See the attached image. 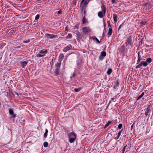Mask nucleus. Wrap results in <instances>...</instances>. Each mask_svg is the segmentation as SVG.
Segmentation results:
<instances>
[{
  "label": "nucleus",
  "instance_id": "obj_1",
  "mask_svg": "<svg viewBox=\"0 0 153 153\" xmlns=\"http://www.w3.org/2000/svg\"><path fill=\"white\" fill-rule=\"evenodd\" d=\"M101 8L102 11L98 12V16L99 18H102L103 16L105 15L106 12V8L104 5H102Z\"/></svg>",
  "mask_w": 153,
  "mask_h": 153
},
{
  "label": "nucleus",
  "instance_id": "obj_2",
  "mask_svg": "<svg viewBox=\"0 0 153 153\" xmlns=\"http://www.w3.org/2000/svg\"><path fill=\"white\" fill-rule=\"evenodd\" d=\"M148 65V63L146 62L145 61H142L140 63V64L137 65L136 67V68H140L142 66H143L144 67Z\"/></svg>",
  "mask_w": 153,
  "mask_h": 153
},
{
  "label": "nucleus",
  "instance_id": "obj_3",
  "mask_svg": "<svg viewBox=\"0 0 153 153\" xmlns=\"http://www.w3.org/2000/svg\"><path fill=\"white\" fill-rule=\"evenodd\" d=\"M9 114L11 115V118H15L16 117V114H14L13 108L9 109Z\"/></svg>",
  "mask_w": 153,
  "mask_h": 153
},
{
  "label": "nucleus",
  "instance_id": "obj_4",
  "mask_svg": "<svg viewBox=\"0 0 153 153\" xmlns=\"http://www.w3.org/2000/svg\"><path fill=\"white\" fill-rule=\"evenodd\" d=\"M72 48L71 45H69L65 47L63 49V51L65 52H66L70 50H72Z\"/></svg>",
  "mask_w": 153,
  "mask_h": 153
},
{
  "label": "nucleus",
  "instance_id": "obj_5",
  "mask_svg": "<svg viewBox=\"0 0 153 153\" xmlns=\"http://www.w3.org/2000/svg\"><path fill=\"white\" fill-rule=\"evenodd\" d=\"M145 113V115L146 117L149 115V114L150 111V106L149 105L147 107V108H146L144 110Z\"/></svg>",
  "mask_w": 153,
  "mask_h": 153
},
{
  "label": "nucleus",
  "instance_id": "obj_6",
  "mask_svg": "<svg viewBox=\"0 0 153 153\" xmlns=\"http://www.w3.org/2000/svg\"><path fill=\"white\" fill-rule=\"evenodd\" d=\"M45 36L46 37L50 39H53L56 37V36L55 35L51 34L48 33L46 34Z\"/></svg>",
  "mask_w": 153,
  "mask_h": 153
},
{
  "label": "nucleus",
  "instance_id": "obj_7",
  "mask_svg": "<svg viewBox=\"0 0 153 153\" xmlns=\"http://www.w3.org/2000/svg\"><path fill=\"white\" fill-rule=\"evenodd\" d=\"M68 138H76V135L74 132H72L68 134Z\"/></svg>",
  "mask_w": 153,
  "mask_h": 153
},
{
  "label": "nucleus",
  "instance_id": "obj_8",
  "mask_svg": "<svg viewBox=\"0 0 153 153\" xmlns=\"http://www.w3.org/2000/svg\"><path fill=\"white\" fill-rule=\"evenodd\" d=\"M82 31L83 32L85 33H88L90 31L89 28L87 27H83L82 28Z\"/></svg>",
  "mask_w": 153,
  "mask_h": 153
},
{
  "label": "nucleus",
  "instance_id": "obj_9",
  "mask_svg": "<svg viewBox=\"0 0 153 153\" xmlns=\"http://www.w3.org/2000/svg\"><path fill=\"white\" fill-rule=\"evenodd\" d=\"M132 38L131 36H130L127 39L126 43V44H128V45H131L132 44Z\"/></svg>",
  "mask_w": 153,
  "mask_h": 153
},
{
  "label": "nucleus",
  "instance_id": "obj_10",
  "mask_svg": "<svg viewBox=\"0 0 153 153\" xmlns=\"http://www.w3.org/2000/svg\"><path fill=\"white\" fill-rule=\"evenodd\" d=\"M89 0H82L81 2V4H82L84 7H85L87 5L89 2Z\"/></svg>",
  "mask_w": 153,
  "mask_h": 153
},
{
  "label": "nucleus",
  "instance_id": "obj_11",
  "mask_svg": "<svg viewBox=\"0 0 153 153\" xmlns=\"http://www.w3.org/2000/svg\"><path fill=\"white\" fill-rule=\"evenodd\" d=\"M28 63V62L26 61L20 62L21 65H22V68H25V67L27 65Z\"/></svg>",
  "mask_w": 153,
  "mask_h": 153
},
{
  "label": "nucleus",
  "instance_id": "obj_12",
  "mask_svg": "<svg viewBox=\"0 0 153 153\" xmlns=\"http://www.w3.org/2000/svg\"><path fill=\"white\" fill-rule=\"evenodd\" d=\"M118 15L116 14H113V18L114 19V22L116 23L118 20Z\"/></svg>",
  "mask_w": 153,
  "mask_h": 153
},
{
  "label": "nucleus",
  "instance_id": "obj_13",
  "mask_svg": "<svg viewBox=\"0 0 153 153\" xmlns=\"http://www.w3.org/2000/svg\"><path fill=\"white\" fill-rule=\"evenodd\" d=\"M48 53L47 50H41L39 51V53L42 54H45Z\"/></svg>",
  "mask_w": 153,
  "mask_h": 153
},
{
  "label": "nucleus",
  "instance_id": "obj_14",
  "mask_svg": "<svg viewBox=\"0 0 153 153\" xmlns=\"http://www.w3.org/2000/svg\"><path fill=\"white\" fill-rule=\"evenodd\" d=\"M122 131H123V130L122 129L118 133V134L117 135V136L114 138V139L115 140H117L120 137V135L121 134Z\"/></svg>",
  "mask_w": 153,
  "mask_h": 153
},
{
  "label": "nucleus",
  "instance_id": "obj_15",
  "mask_svg": "<svg viewBox=\"0 0 153 153\" xmlns=\"http://www.w3.org/2000/svg\"><path fill=\"white\" fill-rule=\"evenodd\" d=\"M64 57V56L63 54H61L60 55L59 57V61H62Z\"/></svg>",
  "mask_w": 153,
  "mask_h": 153
},
{
  "label": "nucleus",
  "instance_id": "obj_16",
  "mask_svg": "<svg viewBox=\"0 0 153 153\" xmlns=\"http://www.w3.org/2000/svg\"><path fill=\"white\" fill-rule=\"evenodd\" d=\"M112 33V29L111 28H109L108 29V36H110Z\"/></svg>",
  "mask_w": 153,
  "mask_h": 153
},
{
  "label": "nucleus",
  "instance_id": "obj_17",
  "mask_svg": "<svg viewBox=\"0 0 153 153\" xmlns=\"http://www.w3.org/2000/svg\"><path fill=\"white\" fill-rule=\"evenodd\" d=\"M61 65V63L60 62H57L55 65V67L56 68H59Z\"/></svg>",
  "mask_w": 153,
  "mask_h": 153
},
{
  "label": "nucleus",
  "instance_id": "obj_18",
  "mask_svg": "<svg viewBox=\"0 0 153 153\" xmlns=\"http://www.w3.org/2000/svg\"><path fill=\"white\" fill-rule=\"evenodd\" d=\"M59 68H56L54 71V73L55 74L57 75L59 74Z\"/></svg>",
  "mask_w": 153,
  "mask_h": 153
},
{
  "label": "nucleus",
  "instance_id": "obj_19",
  "mask_svg": "<svg viewBox=\"0 0 153 153\" xmlns=\"http://www.w3.org/2000/svg\"><path fill=\"white\" fill-rule=\"evenodd\" d=\"M45 56V54H42L39 53L37 54L36 56L37 57H41L43 56Z\"/></svg>",
  "mask_w": 153,
  "mask_h": 153
},
{
  "label": "nucleus",
  "instance_id": "obj_20",
  "mask_svg": "<svg viewBox=\"0 0 153 153\" xmlns=\"http://www.w3.org/2000/svg\"><path fill=\"white\" fill-rule=\"evenodd\" d=\"M6 45V44L4 43H1L0 44V48L2 49Z\"/></svg>",
  "mask_w": 153,
  "mask_h": 153
},
{
  "label": "nucleus",
  "instance_id": "obj_21",
  "mask_svg": "<svg viewBox=\"0 0 153 153\" xmlns=\"http://www.w3.org/2000/svg\"><path fill=\"white\" fill-rule=\"evenodd\" d=\"M112 70L111 68H109L107 71V74L108 75H110L112 72Z\"/></svg>",
  "mask_w": 153,
  "mask_h": 153
},
{
  "label": "nucleus",
  "instance_id": "obj_22",
  "mask_svg": "<svg viewBox=\"0 0 153 153\" xmlns=\"http://www.w3.org/2000/svg\"><path fill=\"white\" fill-rule=\"evenodd\" d=\"M75 138H69L70 143H73L75 141Z\"/></svg>",
  "mask_w": 153,
  "mask_h": 153
},
{
  "label": "nucleus",
  "instance_id": "obj_23",
  "mask_svg": "<svg viewBox=\"0 0 153 153\" xmlns=\"http://www.w3.org/2000/svg\"><path fill=\"white\" fill-rule=\"evenodd\" d=\"M152 61V59L151 58H148L146 60V62L147 63H150Z\"/></svg>",
  "mask_w": 153,
  "mask_h": 153
},
{
  "label": "nucleus",
  "instance_id": "obj_24",
  "mask_svg": "<svg viewBox=\"0 0 153 153\" xmlns=\"http://www.w3.org/2000/svg\"><path fill=\"white\" fill-rule=\"evenodd\" d=\"M144 92H143L138 97V98H137V100H139L140 98H141L144 95Z\"/></svg>",
  "mask_w": 153,
  "mask_h": 153
},
{
  "label": "nucleus",
  "instance_id": "obj_25",
  "mask_svg": "<svg viewBox=\"0 0 153 153\" xmlns=\"http://www.w3.org/2000/svg\"><path fill=\"white\" fill-rule=\"evenodd\" d=\"M48 132V130L47 129H45V131L44 134V137L45 138H46L47 137V134Z\"/></svg>",
  "mask_w": 153,
  "mask_h": 153
},
{
  "label": "nucleus",
  "instance_id": "obj_26",
  "mask_svg": "<svg viewBox=\"0 0 153 153\" xmlns=\"http://www.w3.org/2000/svg\"><path fill=\"white\" fill-rule=\"evenodd\" d=\"M106 53L105 51L102 52L101 53L100 55L103 57H105L106 56Z\"/></svg>",
  "mask_w": 153,
  "mask_h": 153
},
{
  "label": "nucleus",
  "instance_id": "obj_27",
  "mask_svg": "<svg viewBox=\"0 0 153 153\" xmlns=\"http://www.w3.org/2000/svg\"><path fill=\"white\" fill-rule=\"evenodd\" d=\"M82 22L83 24L86 23L87 22V21H86V18H85V16H84L83 17V18L82 20Z\"/></svg>",
  "mask_w": 153,
  "mask_h": 153
},
{
  "label": "nucleus",
  "instance_id": "obj_28",
  "mask_svg": "<svg viewBox=\"0 0 153 153\" xmlns=\"http://www.w3.org/2000/svg\"><path fill=\"white\" fill-rule=\"evenodd\" d=\"M48 143L47 142H45L43 143V146L45 147H47L48 146Z\"/></svg>",
  "mask_w": 153,
  "mask_h": 153
},
{
  "label": "nucleus",
  "instance_id": "obj_29",
  "mask_svg": "<svg viewBox=\"0 0 153 153\" xmlns=\"http://www.w3.org/2000/svg\"><path fill=\"white\" fill-rule=\"evenodd\" d=\"M104 57L100 55L99 56V59L101 61L103 59Z\"/></svg>",
  "mask_w": 153,
  "mask_h": 153
},
{
  "label": "nucleus",
  "instance_id": "obj_30",
  "mask_svg": "<svg viewBox=\"0 0 153 153\" xmlns=\"http://www.w3.org/2000/svg\"><path fill=\"white\" fill-rule=\"evenodd\" d=\"M80 90V88H75L74 90V91L76 92H78Z\"/></svg>",
  "mask_w": 153,
  "mask_h": 153
},
{
  "label": "nucleus",
  "instance_id": "obj_31",
  "mask_svg": "<svg viewBox=\"0 0 153 153\" xmlns=\"http://www.w3.org/2000/svg\"><path fill=\"white\" fill-rule=\"evenodd\" d=\"M94 39H95L96 41L99 43H100V42L99 41V40L95 37H94L93 38Z\"/></svg>",
  "mask_w": 153,
  "mask_h": 153
},
{
  "label": "nucleus",
  "instance_id": "obj_32",
  "mask_svg": "<svg viewBox=\"0 0 153 153\" xmlns=\"http://www.w3.org/2000/svg\"><path fill=\"white\" fill-rule=\"evenodd\" d=\"M39 18V15H37L36 16L35 18V20H38Z\"/></svg>",
  "mask_w": 153,
  "mask_h": 153
},
{
  "label": "nucleus",
  "instance_id": "obj_33",
  "mask_svg": "<svg viewBox=\"0 0 153 153\" xmlns=\"http://www.w3.org/2000/svg\"><path fill=\"white\" fill-rule=\"evenodd\" d=\"M122 127V124H120L119 125L118 127L119 129H120Z\"/></svg>",
  "mask_w": 153,
  "mask_h": 153
},
{
  "label": "nucleus",
  "instance_id": "obj_34",
  "mask_svg": "<svg viewBox=\"0 0 153 153\" xmlns=\"http://www.w3.org/2000/svg\"><path fill=\"white\" fill-rule=\"evenodd\" d=\"M126 146H127V145H126V146H124L123 147V149H122V151L125 152V149L126 147Z\"/></svg>",
  "mask_w": 153,
  "mask_h": 153
},
{
  "label": "nucleus",
  "instance_id": "obj_35",
  "mask_svg": "<svg viewBox=\"0 0 153 153\" xmlns=\"http://www.w3.org/2000/svg\"><path fill=\"white\" fill-rule=\"evenodd\" d=\"M30 42V40H27L26 41H24L23 42L24 43H28L29 42Z\"/></svg>",
  "mask_w": 153,
  "mask_h": 153
},
{
  "label": "nucleus",
  "instance_id": "obj_36",
  "mask_svg": "<svg viewBox=\"0 0 153 153\" xmlns=\"http://www.w3.org/2000/svg\"><path fill=\"white\" fill-rule=\"evenodd\" d=\"M141 58H140V57H139V55L138 56V60L137 61V62H140V60H141Z\"/></svg>",
  "mask_w": 153,
  "mask_h": 153
},
{
  "label": "nucleus",
  "instance_id": "obj_37",
  "mask_svg": "<svg viewBox=\"0 0 153 153\" xmlns=\"http://www.w3.org/2000/svg\"><path fill=\"white\" fill-rule=\"evenodd\" d=\"M111 122V121H108V123L106 124L108 126L110 124Z\"/></svg>",
  "mask_w": 153,
  "mask_h": 153
},
{
  "label": "nucleus",
  "instance_id": "obj_38",
  "mask_svg": "<svg viewBox=\"0 0 153 153\" xmlns=\"http://www.w3.org/2000/svg\"><path fill=\"white\" fill-rule=\"evenodd\" d=\"M117 85H116V86H115V85H114V88L115 89V88H116V87H117V86H118V85H119V83H118L117 82Z\"/></svg>",
  "mask_w": 153,
  "mask_h": 153
},
{
  "label": "nucleus",
  "instance_id": "obj_39",
  "mask_svg": "<svg viewBox=\"0 0 153 153\" xmlns=\"http://www.w3.org/2000/svg\"><path fill=\"white\" fill-rule=\"evenodd\" d=\"M62 13V11H61V10H59L58 12V14H60L61 13Z\"/></svg>",
  "mask_w": 153,
  "mask_h": 153
},
{
  "label": "nucleus",
  "instance_id": "obj_40",
  "mask_svg": "<svg viewBox=\"0 0 153 153\" xmlns=\"http://www.w3.org/2000/svg\"><path fill=\"white\" fill-rule=\"evenodd\" d=\"M122 25L123 24H121L120 26L119 27V28H118V29L119 30L121 27V26H122Z\"/></svg>",
  "mask_w": 153,
  "mask_h": 153
},
{
  "label": "nucleus",
  "instance_id": "obj_41",
  "mask_svg": "<svg viewBox=\"0 0 153 153\" xmlns=\"http://www.w3.org/2000/svg\"><path fill=\"white\" fill-rule=\"evenodd\" d=\"M71 34L70 33L68 34V36L71 37Z\"/></svg>",
  "mask_w": 153,
  "mask_h": 153
},
{
  "label": "nucleus",
  "instance_id": "obj_42",
  "mask_svg": "<svg viewBox=\"0 0 153 153\" xmlns=\"http://www.w3.org/2000/svg\"><path fill=\"white\" fill-rule=\"evenodd\" d=\"M108 126L106 124H105L104 126V128H105L107 127Z\"/></svg>",
  "mask_w": 153,
  "mask_h": 153
},
{
  "label": "nucleus",
  "instance_id": "obj_43",
  "mask_svg": "<svg viewBox=\"0 0 153 153\" xmlns=\"http://www.w3.org/2000/svg\"><path fill=\"white\" fill-rule=\"evenodd\" d=\"M20 48V46H18L16 47L17 48Z\"/></svg>",
  "mask_w": 153,
  "mask_h": 153
},
{
  "label": "nucleus",
  "instance_id": "obj_44",
  "mask_svg": "<svg viewBox=\"0 0 153 153\" xmlns=\"http://www.w3.org/2000/svg\"><path fill=\"white\" fill-rule=\"evenodd\" d=\"M111 2L112 3H114V0H111Z\"/></svg>",
  "mask_w": 153,
  "mask_h": 153
},
{
  "label": "nucleus",
  "instance_id": "obj_45",
  "mask_svg": "<svg viewBox=\"0 0 153 153\" xmlns=\"http://www.w3.org/2000/svg\"><path fill=\"white\" fill-rule=\"evenodd\" d=\"M76 1H75L74 2V4H76Z\"/></svg>",
  "mask_w": 153,
  "mask_h": 153
},
{
  "label": "nucleus",
  "instance_id": "obj_46",
  "mask_svg": "<svg viewBox=\"0 0 153 153\" xmlns=\"http://www.w3.org/2000/svg\"><path fill=\"white\" fill-rule=\"evenodd\" d=\"M124 152L122 151L121 153H124Z\"/></svg>",
  "mask_w": 153,
  "mask_h": 153
},
{
  "label": "nucleus",
  "instance_id": "obj_47",
  "mask_svg": "<svg viewBox=\"0 0 153 153\" xmlns=\"http://www.w3.org/2000/svg\"><path fill=\"white\" fill-rule=\"evenodd\" d=\"M132 126H133L132 125V126H131V128H132Z\"/></svg>",
  "mask_w": 153,
  "mask_h": 153
},
{
  "label": "nucleus",
  "instance_id": "obj_48",
  "mask_svg": "<svg viewBox=\"0 0 153 153\" xmlns=\"http://www.w3.org/2000/svg\"><path fill=\"white\" fill-rule=\"evenodd\" d=\"M152 25L153 26V22L152 23Z\"/></svg>",
  "mask_w": 153,
  "mask_h": 153
},
{
  "label": "nucleus",
  "instance_id": "obj_49",
  "mask_svg": "<svg viewBox=\"0 0 153 153\" xmlns=\"http://www.w3.org/2000/svg\"><path fill=\"white\" fill-rule=\"evenodd\" d=\"M73 76H74V74H73Z\"/></svg>",
  "mask_w": 153,
  "mask_h": 153
}]
</instances>
